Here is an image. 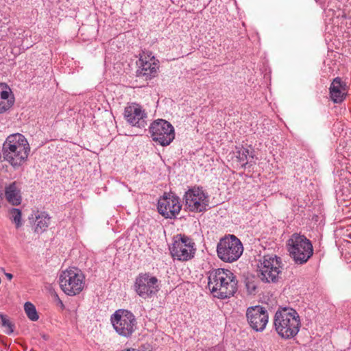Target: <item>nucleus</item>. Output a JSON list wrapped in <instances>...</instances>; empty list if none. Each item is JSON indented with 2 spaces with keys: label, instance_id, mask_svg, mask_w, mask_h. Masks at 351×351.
Segmentation results:
<instances>
[{
  "label": "nucleus",
  "instance_id": "7ed1b4c3",
  "mask_svg": "<svg viewBox=\"0 0 351 351\" xmlns=\"http://www.w3.org/2000/svg\"><path fill=\"white\" fill-rule=\"evenodd\" d=\"M274 325L276 332L282 338L288 339L298 333L301 321L298 312L289 307H279L276 311Z\"/></svg>",
  "mask_w": 351,
  "mask_h": 351
},
{
  "label": "nucleus",
  "instance_id": "a211bd4d",
  "mask_svg": "<svg viewBox=\"0 0 351 351\" xmlns=\"http://www.w3.org/2000/svg\"><path fill=\"white\" fill-rule=\"evenodd\" d=\"M330 95L335 103H341L344 100L347 94L346 84L340 77H336L332 82L330 86Z\"/></svg>",
  "mask_w": 351,
  "mask_h": 351
},
{
  "label": "nucleus",
  "instance_id": "f8f14e48",
  "mask_svg": "<svg viewBox=\"0 0 351 351\" xmlns=\"http://www.w3.org/2000/svg\"><path fill=\"white\" fill-rule=\"evenodd\" d=\"M186 208L191 212L200 213L205 211L209 204L208 194L200 187H193L184 195Z\"/></svg>",
  "mask_w": 351,
  "mask_h": 351
},
{
  "label": "nucleus",
  "instance_id": "a878e982",
  "mask_svg": "<svg viewBox=\"0 0 351 351\" xmlns=\"http://www.w3.org/2000/svg\"><path fill=\"white\" fill-rule=\"evenodd\" d=\"M54 297H55V299L58 301V304L61 306V307L64 308V304H63L62 300L58 297V295L56 293H55Z\"/></svg>",
  "mask_w": 351,
  "mask_h": 351
},
{
  "label": "nucleus",
  "instance_id": "dca6fc26",
  "mask_svg": "<svg viewBox=\"0 0 351 351\" xmlns=\"http://www.w3.org/2000/svg\"><path fill=\"white\" fill-rule=\"evenodd\" d=\"M124 117L131 125L138 128H145L147 125V114L143 108L137 104H132L124 110Z\"/></svg>",
  "mask_w": 351,
  "mask_h": 351
},
{
  "label": "nucleus",
  "instance_id": "2eb2a0df",
  "mask_svg": "<svg viewBox=\"0 0 351 351\" xmlns=\"http://www.w3.org/2000/svg\"><path fill=\"white\" fill-rule=\"evenodd\" d=\"M246 317L249 325L254 330L262 332L268 323L269 314L265 308L258 305L247 308Z\"/></svg>",
  "mask_w": 351,
  "mask_h": 351
},
{
  "label": "nucleus",
  "instance_id": "0eeeda50",
  "mask_svg": "<svg viewBox=\"0 0 351 351\" xmlns=\"http://www.w3.org/2000/svg\"><path fill=\"white\" fill-rule=\"evenodd\" d=\"M113 328L120 336L129 338L136 330L137 322L134 314L125 309L116 311L110 317Z\"/></svg>",
  "mask_w": 351,
  "mask_h": 351
},
{
  "label": "nucleus",
  "instance_id": "f03ea898",
  "mask_svg": "<svg viewBox=\"0 0 351 351\" xmlns=\"http://www.w3.org/2000/svg\"><path fill=\"white\" fill-rule=\"evenodd\" d=\"M237 285V280L231 271L219 268L209 271L208 286L214 297L225 299L232 296Z\"/></svg>",
  "mask_w": 351,
  "mask_h": 351
},
{
  "label": "nucleus",
  "instance_id": "6ab92c4d",
  "mask_svg": "<svg viewBox=\"0 0 351 351\" xmlns=\"http://www.w3.org/2000/svg\"><path fill=\"white\" fill-rule=\"evenodd\" d=\"M21 185L16 181L5 186V197L8 203L13 206L20 205L22 201Z\"/></svg>",
  "mask_w": 351,
  "mask_h": 351
},
{
  "label": "nucleus",
  "instance_id": "4be33fe9",
  "mask_svg": "<svg viewBox=\"0 0 351 351\" xmlns=\"http://www.w3.org/2000/svg\"><path fill=\"white\" fill-rule=\"evenodd\" d=\"M24 311L27 317L33 322L37 321L39 316L35 306L30 302H27L24 304Z\"/></svg>",
  "mask_w": 351,
  "mask_h": 351
},
{
  "label": "nucleus",
  "instance_id": "39448f33",
  "mask_svg": "<svg viewBox=\"0 0 351 351\" xmlns=\"http://www.w3.org/2000/svg\"><path fill=\"white\" fill-rule=\"evenodd\" d=\"M59 284L65 294L74 296L83 290L85 277L79 269L71 267L61 271L59 276Z\"/></svg>",
  "mask_w": 351,
  "mask_h": 351
},
{
  "label": "nucleus",
  "instance_id": "6e6552de",
  "mask_svg": "<svg viewBox=\"0 0 351 351\" xmlns=\"http://www.w3.org/2000/svg\"><path fill=\"white\" fill-rule=\"evenodd\" d=\"M282 261L276 255H266L259 261L258 276L264 282H276L282 271Z\"/></svg>",
  "mask_w": 351,
  "mask_h": 351
},
{
  "label": "nucleus",
  "instance_id": "9b49d317",
  "mask_svg": "<svg viewBox=\"0 0 351 351\" xmlns=\"http://www.w3.org/2000/svg\"><path fill=\"white\" fill-rule=\"evenodd\" d=\"M134 290L142 298H151L160 290V281L149 273L140 274L135 279Z\"/></svg>",
  "mask_w": 351,
  "mask_h": 351
},
{
  "label": "nucleus",
  "instance_id": "1a4fd4ad",
  "mask_svg": "<svg viewBox=\"0 0 351 351\" xmlns=\"http://www.w3.org/2000/svg\"><path fill=\"white\" fill-rule=\"evenodd\" d=\"M172 257L180 261L191 259L195 253V243L193 239L184 234H177L169 247Z\"/></svg>",
  "mask_w": 351,
  "mask_h": 351
},
{
  "label": "nucleus",
  "instance_id": "412c9836",
  "mask_svg": "<svg viewBox=\"0 0 351 351\" xmlns=\"http://www.w3.org/2000/svg\"><path fill=\"white\" fill-rule=\"evenodd\" d=\"M234 156L242 167H245L249 160L250 158L253 159L254 158V156L250 154L249 149L244 147H236Z\"/></svg>",
  "mask_w": 351,
  "mask_h": 351
},
{
  "label": "nucleus",
  "instance_id": "f3484780",
  "mask_svg": "<svg viewBox=\"0 0 351 351\" xmlns=\"http://www.w3.org/2000/svg\"><path fill=\"white\" fill-rule=\"evenodd\" d=\"M29 219L34 226V232L40 234L47 230L50 224L51 217L47 213L37 210Z\"/></svg>",
  "mask_w": 351,
  "mask_h": 351
},
{
  "label": "nucleus",
  "instance_id": "9d476101",
  "mask_svg": "<svg viewBox=\"0 0 351 351\" xmlns=\"http://www.w3.org/2000/svg\"><path fill=\"white\" fill-rule=\"evenodd\" d=\"M149 130L152 140L163 147L170 145L175 138L173 126L162 119L154 121L149 125Z\"/></svg>",
  "mask_w": 351,
  "mask_h": 351
},
{
  "label": "nucleus",
  "instance_id": "393cba45",
  "mask_svg": "<svg viewBox=\"0 0 351 351\" xmlns=\"http://www.w3.org/2000/svg\"><path fill=\"white\" fill-rule=\"evenodd\" d=\"M246 287L249 293L254 294L256 289V285L254 282L248 280L246 282Z\"/></svg>",
  "mask_w": 351,
  "mask_h": 351
},
{
  "label": "nucleus",
  "instance_id": "bb28decb",
  "mask_svg": "<svg viewBox=\"0 0 351 351\" xmlns=\"http://www.w3.org/2000/svg\"><path fill=\"white\" fill-rule=\"evenodd\" d=\"M5 276H6V278L9 280H11L13 278V276L12 274H10V273H5Z\"/></svg>",
  "mask_w": 351,
  "mask_h": 351
},
{
  "label": "nucleus",
  "instance_id": "aec40b11",
  "mask_svg": "<svg viewBox=\"0 0 351 351\" xmlns=\"http://www.w3.org/2000/svg\"><path fill=\"white\" fill-rule=\"evenodd\" d=\"M10 88L5 84H0V113L9 110L14 104Z\"/></svg>",
  "mask_w": 351,
  "mask_h": 351
},
{
  "label": "nucleus",
  "instance_id": "f257e3e1",
  "mask_svg": "<svg viewBox=\"0 0 351 351\" xmlns=\"http://www.w3.org/2000/svg\"><path fill=\"white\" fill-rule=\"evenodd\" d=\"M29 152L27 140L19 133L9 135L2 147L3 160L14 169H19L26 162Z\"/></svg>",
  "mask_w": 351,
  "mask_h": 351
},
{
  "label": "nucleus",
  "instance_id": "4468645a",
  "mask_svg": "<svg viewBox=\"0 0 351 351\" xmlns=\"http://www.w3.org/2000/svg\"><path fill=\"white\" fill-rule=\"evenodd\" d=\"M138 69L137 75L150 80L155 77L159 69V61L151 52H143L137 62Z\"/></svg>",
  "mask_w": 351,
  "mask_h": 351
},
{
  "label": "nucleus",
  "instance_id": "ddd939ff",
  "mask_svg": "<svg viewBox=\"0 0 351 351\" xmlns=\"http://www.w3.org/2000/svg\"><path fill=\"white\" fill-rule=\"evenodd\" d=\"M182 208L180 198L173 193L164 194L158 202V213L167 219H173L180 213Z\"/></svg>",
  "mask_w": 351,
  "mask_h": 351
},
{
  "label": "nucleus",
  "instance_id": "b1692460",
  "mask_svg": "<svg viewBox=\"0 0 351 351\" xmlns=\"http://www.w3.org/2000/svg\"><path fill=\"white\" fill-rule=\"evenodd\" d=\"M0 322L1 326L5 328V332L8 335H10L13 332V324L10 322V320L6 317V316L0 314Z\"/></svg>",
  "mask_w": 351,
  "mask_h": 351
},
{
  "label": "nucleus",
  "instance_id": "423d86ee",
  "mask_svg": "<svg viewBox=\"0 0 351 351\" xmlns=\"http://www.w3.org/2000/svg\"><path fill=\"white\" fill-rule=\"evenodd\" d=\"M243 247L240 240L234 235H228L220 239L217 252L219 258L226 263L237 261L242 255Z\"/></svg>",
  "mask_w": 351,
  "mask_h": 351
},
{
  "label": "nucleus",
  "instance_id": "20e7f679",
  "mask_svg": "<svg viewBox=\"0 0 351 351\" xmlns=\"http://www.w3.org/2000/svg\"><path fill=\"white\" fill-rule=\"evenodd\" d=\"M290 256L297 264L306 263L313 254V245L304 235L293 233L287 241Z\"/></svg>",
  "mask_w": 351,
  "mask_h": 351
},
{
  "label": "nucleus",
  "instance_id": "5701e85b",
  "mask_svg": "<svg viewBox=\"0 0 351 351\" xmlns=\"http://www.w3.org/2000/svg\"><path fill=\"white\" fill-rule=\"evenodd\" d=\"M10 219L15 223L16 228H19L22 226L21 211L18 208H12L9 211Z\"/></svg>",
  "mask_w": 351,
  "mask_h": 351
}]
</instances>
